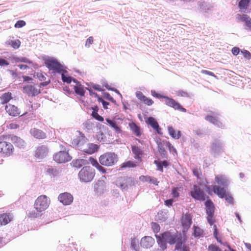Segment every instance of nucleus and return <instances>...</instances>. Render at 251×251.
I'll return each mask as SVG.
<instances>
[{
	"label": "nucleus",
	"mask_w": 251,
	"mask_h": 251,
	"mask_svg": "<svg viewBox=\"0 0 251 251\" xmlns=\"http://www.w3.org/2000/svg\"><path fill=\"white\" fill-rule=\"evenodd\" d=\"M158 151L162 157H165L167 155V151L163 147L160 139L156 141Z\"/></svg>",
	"instance_id": "39"
},
{
	"label": "nucleus",
	"mask_w": 251,
	"mask_h": 251,
	"mask_svg": "<svg viewBox=\"0 0 251 251\" xmlns=\"http://www.w3.org/2000/svg\"><path fill=\"white\" fill-rule=\"evenodd\" d=\"M135 94L138 99L148 106L151 105L154 102L151 99L144 95L143 93L141 91H137Z\"/></svg>",
	"instance_id": "25"
},
{
	"label": "nucleus",
	"mask_w": 251,
	"mask_h": 251,
	"mask_svg": "<svg viewBox=\"0 0 251 251\" xmlns=\"http://www.w3.org/2000/svg\"><path fill=\"white\" fill-rule=\"evenodd\" d=\"M146 123L155 130L158 134L162 135L163 134L161 131V128L154 118L152 117L148 118L146 120Z\"/></svg>",
	"instance_id": "19"
},
{
	"label": "nucleus",
	"mask_w": 251,
	"mask_h": 251,
	"mask_svg": "<svg viewBox=\"0 0 251 251\" xmlns=\"http://www.w3.org/2000/svg\"><path fill=\"white\" fill-rule=\"evenodd\" d=\"M164 214L162 211H160L158 213V220L161 222H165L167 219V217L165 216Z\"/></svg>",
	"instance_id": "54"
},
{
	"label": "nucleus",
	"mask_w": 251,
	"mask_h": 251,
	"mask_svg": "<svg viewBox=\"0 0 251 251\" xmlns=\"http://www.w3.org/2000/svg\"><path fill=\"white\" fill-rule=\"evenodd\" d=\"M128 126L132 133L137 137H140L142 135V131L140 126L135 123L132 122L128 124Z\"/></svg>",
	"instance_id": "29"
},
{
	"label": "nucleus",
	"mask_w": 251,
	"mask_h": 251,
	"mask_svg": "<svg viewBox=\"0 0 251 251\" xmlns=\"http://www.w3.org/2000/svg\"><path fill=\"white\" fill-rule=\"evenodd\" d=\"M5 110L9 115L12 116H17L20 114L19 109L13 105H6Z\"/></svg>",
	"instance_id": "30"
},
{
	"label": "nucleus",
	"mask_w": 251,
	"mask_h": 251,
	"mask_svg": "<svg viewBox=\"0 0 251 251\" xmlns=\"http://www.w3.org/2000/svg\"><path fill=\"white\" fill-rule=\"evenodd\" d=\"M61 78L62 80L64 83H67L68 84H70L72 82L73 77L66 75L64 73L61 74Z\"/></svg>",
	"instance_id": "50"
},
{
	"label": "nucleus",
	"mask_w": 251,
	"mask_h": 251,
	"mask_svg": "<svg viewBox=\"0 0 251 251\" xmlns=\"http://www.w3.org/2000/svg\"><path fill=\"white\" fill-rule=\"evenodd\" d=\"M181 224L184 229L188 230L192 224V218L190 214H183L181 217Z\"/></svg>",
	"instance_id": "18"
},
{
	"label": "nucleus",
	"mask_w": 251,
	"mask_h": 251,
	"mask_svg": "<svg viewBox=\"0 0 251 251\" xmlns=\"http://www.w3.org/2000/svg\"><path fill=\"white\" fill-rule=\"evenodd\" d=\"M58 201L64 205L71 204L74 200L72 194L68 192L61 193L58 197Z\"/></svg>",
	"instance_id": "14"
},
{
	"label": "nucleus",
	"mask_w": 251,
	"mask_h": 251,
	"mask_svg": "<svg viewBox=\"0 0 251 251\" xmlns=\"http://www.w3.org/2000/svg\"><path fill=\"white\" fill-rule=\"evenodd\" d=\"M249 0H241L239 3V7L241 12H245L249 5Z\"/></svg>",
	"instance_id": "45"
},
{
	"label": "nucleus",
	"mask_w": 251,
	"mask_h": 251,
	"mask_svg": "<svg viewBox=\"0 0 251 251\" xmlns=\"http://www.w3.org/2000/svg\"><path fill=\"white\" fill-rule=\"evenodd\" d=\"M23 92L28 97H33L40 93V90L36 88L34 85L27 84L23 87Z\"/></svg>",
	"instance_id": "12"
},
{
	"label": "nucleus",
	"mask_w": 251,
	"mask_h": 251,
	"mask_svg": "<svg viewBox=\"0 0 251 251\" xmlns=\"http://www.w3.org/2000/svg\"><path fill=\"white\" fill-rule=\"evenodd\" d=\"M98 101L99 102H100L101 103L102 105V106H103V108L104 109H108V105H109L110 104L109 102L104 100L103 99H102L101 97H99L98 98Z\"/></svg>",
	"instance_id": "52"
},
{
	"label": "nucleus",
	"mask_w": 251,
	"mask_h": 251,
	"mask_svg": "<svg viewBox=\"0 0 251 251\" xmlns=\"http://www.w3.org/2000/svg\"><path fill=\"white\" fill-rule=\"evenodd\" d=\"M50 200L45 195L39 196L36 200L34 206L43 213L49 207Z\"/></svg>",
	"instance_id": "6"
},
{
	"label": "nucleus",
	"mask_w": 251,
	"mask_h": 251,
	"mask_svg": "<svg viewBox=\"0 0 251 251\" xmlns=\"http://www.w3.org/2000/svg\"><path fill=\"white\" fill-rule=\"evenodd\" d=\"M11 221L9 214L3 213L0 214V226L6 225Z\"/></svg>",
	"instance_id": "36"
},
{
	"label": "nucleus",
	"mask_w": 251,
	"mask_h": 251,
	"mask_svg": "<svg viewBox=\"0 0 251 251\" xmlns=\"http://www.w3.org/2000/svg\"><path fill=\"white\" fill-rule=\"evenodd\" d=\"M125 180V178H119L117 181V185L120 187L123 190H126L128 188V185L124 182Z\"/></svg>",
	"instance_id": "46"
},
{
	"label": "nucleus",
	"mask_w": 251,
	"mask_h": 251,
	"mask_svg": "<svg viewBox=\"0 0 251 251\" xmlns=\"http://www.w3.org/2000/svg\"><path fill=\"white\" fill-rule=\"evenodd\" d=\"M72 157L68 152L65 151H60L53 156L54 160L58 163H63L69 161Z\"/></svg>",
	"instance_id": "11"
},
{
	"label": "nucleus",
	"mask_w": 251,
	"mask_h": 251,
	"mask_svg": "<svg viewBox=\"0 0 251 251\" xmlns=\"http://www.w3.org/2000/svg\"><path fill=\"white\" fill-rule=\"evenodd\" d=\"M102 166V165H101V164L100 163L98 166H96V169L102 174H105L106 173L107 169Z\"/></svg>",
	"instance_id": "61"
},
{
	"label": "nucleus",
	"mask_w": 251,
	"mask_h": 251,
	"mask_svg": "<svg viewBox=\"0 0 251 251\" xmlns=\"http://www.w3.org/2000/svg\"><path fill=\"white\" fill-rule=\"evenodd\" d=\"M105 178V176H102L101 179L98 180L94 184V190L98 195H101L105 190V182L102 178Z\"/></svg>",
	"instance_id": "15"
},
{
	"label": "nucleus",
	"mask_w": 251,
	"mask_h": 251,
	"mask_svg": "<svg viewBox=\"0 0 251 251\" xmlns=\"http://www.w3.org/2000/svg\"><path fill=\"white\" fill-rule=\"evenodd\" d=\"M85 89L89 91L90 96H94L95 98L97 99V100H98L99 97H100V96L97 93L94 92L90 88L87 87L85 88Z\"/></svg>",
	"instance_id": "63"
},
{
	"label": "nucleus",
	"mask_w": 251,
	"mask_h": 251,
	"mask_svg": "<svg viewBox=\"0 0 251 251\" xmlns=\"http://www.w3.org/2000/svg\"><path fill=\"white\" fill-rule=\"evenodd\" d=\"M30 134L37 139H45L46 137V133L42 130L36 128H31L30 130Z\"/></svg>",
	"instance_id": "27"
},
{
	"label": "nucleus",
	"mask_w": 251,
	"mask_h": 251,
	"mask_svg": "<svg viewBox=\"0 0 251 251\" xmlns=\"http://www.w3.org/2000/svg\"><path fill=\"white\" fill-rule=\"evenodd\" d=\"M85 88L86 87H85L81 84L78 85L74 86V89L75 93L81 97H83L85 96L86 90Z\"/></svg>",
	"instance_id": "34"
},
{
	"label": "nucleus",
	"mask_w": 251,
	"mask_h": 251,
	"mask_svg": "<svg viewBox=\"0 0 251 251\" xmlns=\"http://www.w3.org/2000/svg\"><path fill=\"white\" fill-rule=\"evenodd\" d=\"M86 84L89 86L92 87L94 90H97L99 92L102 91V89L101 87V86H100L99 84H94L93 83H86Z\"/></svg>",
	"instance_id": "51"
},
{
	"label": "nucleus",
	"mask_w": 251,
	"mask_h": 251,
	"mask_svg": "<svg viewBox=\"0 0 251 251\" xmlns=\"http://www.w3.org/2000/svg\"><path fill=\"white\" fill-rule=\"evenodd\" d=\"M99 146L93 143H88L83 149L82 151L89 154H92L98 151Z\"/></svg>",
	"instance_id": "28"
},
{
	"label": "nucleus",
	"mask_w": 251,
	"mask_h": 251,
	"mask_svg": "<svg viewBox=\"0 0 251 251\" xmlns=\"http://www.w3.org/2000/svg\"><path fill=\"white\" fill-rule=\"evenodd\" d=\"M212 115L206 116L205 117V120L219 128H221L222 129L225 128V125L217 119L213 112L212 113Z\"/></svg>",
	"instance_id": "21"
},
{
	"label": "nucleus",
	"mask_w": 251,
	"mask_h": 251,
	"mask_svg": "<svg viewBox=\"0 0 251 251\" xmlns=\"http://www.w3.org/2000/svg\"><path fill=\"white\" fill-rule=\"evenodd\" d=\"M168 131L169 134L174 139H178L181 136V131L176 130L172 126H168Z\"/></svg>",
	"instance_id": "33"
},
{
	"label": "nucleus",
	"mask_w": 251,
	"mask_h": 251,
	"mask_svg": "<svg viewBox=\"0 0 251 251\" xmlns=\"http://www.w3.org/2000/svg\"><path fill=\"white\" fill-rule=\"evenodd\" d=\"M7 45H10L12 47H19L21 45V41L18 39H10L6 42Z\"/></svg>",
	"instance_id": "43"
},
{
	"label": "nucleus",
	"mask_w": 251,
	"mask_h": 251,
	"mask_svg": "<svg viewBox=\"0 0 251 251\" xmlns=\"http://www.w3.org/2000/svg\"><path fill=\"white\" fill-rule=\"evenodd\" d=\"M154 243V239L151 236H145L141 240V245L144 248L151 247Z\"/></svg>",
	"instance_id": "24"
},
{
	"label": "nucleus",
	"mask_w": 251,
	"mask_h": 251,
	"mask_svg": "<svg viewBox=\"0 0 251 251\" xmlns=\"http://www.w3.org/2000/svg\"><path fill=\"white\" fill-rule=\"evenodd\" d=\"M6 139L11 141L15 146L20 148H24L25 145V143L22 139L16 135H8L6 136Z\"/></svg>",
	"instance_id": "16"
},
{
	"label": "nucleus",
	"mask_w": 251,
	"mask_h": 251,
	"mask_svg": "<svg viewBox=\"0 0 251 251\" xmlns=\"http://www.w3.org/2000/svg\"><path fill=\"white\" fill-rule=\"evenodd\" d=\"M103 96L104 98L111 101L112 102L115 104L116 103V100L110 96L109 93H108V92L103 93Z\"/></svg>",
	"instance_id": "53"
},
{
	"label": "nucleus",
	"mask_w": 251,
	"mask_h": 251,
	"mask_svg": "<svg viewBox=\"0 0 251 251\" xmlns=\"http://www.w3.org/2000/svg\"><path fill=\"white\" fill-rule=\"evenodd\" d=\"M190 195L197 201H204L206 199V195L203 191L196 185L193 186V189L190 192Z\"/></svg>",
	"instance_id": "8"
},
{
	"label": "nucleus",
	"mask_w": 251,
	"mask_h": 251,
	"mask_svg": "<svg viewBox=\"0 0 251 251\" xmlns=\"http://www.w3.org/2000/svg\"><path fill=\"white\" fill-rule=\"evenodd\" d=\"M208 250L210 251H221L218 246L214 244H211L208 246Z\"/></svg>",
	"instance_id": "62"
},
{
	"label": "nucleus",
	"mask_w": 251,
	"mask_h": 251,
	"mask_svg": "<svg viewBox=\"0 0 251 251\" xmlns=\"http://www.w3.org/2000/svg\"><path fill=\"white\" fill-rule=\"evenodd\" d=\"M91 116H92L93 118H94L95 119H96V120H97L98 121L101 122L104 121L103 117H102L101 116H100V115H99L98 114V113L93 114Z\"/></svg>",
	"instance_id": "60"
},
{
	"label": "nucleus",
	"mask_w": 251,
	"mask_h": 251,
	"mask_svg": "<svg viewBox=\"0 0 251 251\" xmlns=\"http://www.w3.org/2000/svg\"><path fill=\"white\" fill-rule=\"evenodd\" d=\"M105 120L116 133L120 134L122 133V130L121 127L117 125V122L115 121L110 119L109 118H106Z\"/></svg>",
	"instance_id": "32"
},
{
	"label": "nucleus",
	"mask_w": 251,
	"mask_h": 251,
	"mask_svg": "<svg viewBox=\"0 0 251 251\" xmlns=\"http://www.w3.org/2000/svg\"><path fill=\"white\" fill-rule=\"evenodd\" d=\"M237 18L242 22H245L248 26H251V19L247 15L243 14L241 15L238 14Z\"/></svg>",
	"instance_id": "41"
},
{
	"label": "nucleus",
	"mask_w": 251,
	"mask_h": 251,
	"mask_svg": "<svg viewBox=\"0 0 251 251\" xmlns=\"http://www.w3.org/2000/svg\"><path fill=\"white\" fill-rule=\"evenodd\" d=\"M152 224V228L153 230V232H155V233H158L159 231H160V227L159 226V225L156 223H153L152 222L151 223Z\"/></svg>",
	"instance_id": "57"
},
{
	"label": "nucleus",
	"mask_w": 251,
	"mask_h": 251,
	"mask_svg": "<svg viewBox=\"0 0 251 251\" xmlns=\"http://www.w3.org/2000/svg\"><path fill=\"white\" fill-rule=\"evenodd\" d=\"M44 213L37 209L34 206L33 208L27 210L26 211V216L31 220H34L36 218L41 217Z\"/></svg>",
	"instance_id": "20"
},
{
	"label": "nucleus",
	"mask_w": 251,
	"mask_h": 251,
	"mask_svg": "<svg viewBox=\"0 0 251 251\" xmlns=\"http://www.w3.org/2000/svg\"><path fill=\"white\" fill-rule=\"evenodd\" d=\"M212 191L216 194L220 198L225 199L229 204L233 205L234 200L232 195L229 192H226L224 188H221L220 186L216 185H212Z\"/></svg>",
	"instance_id": "3"
},
{
	"label": "nucleus",
	"mask_w": 251,
	"mask_h": 251,
	"mask_svg": "<svg viewBox=\"0 0 251 251\" xmlns=\"http://www.w3.org/2000/svg\"><path fill=\"white\" fill-rule=\"evenodd\" d=\"M241 51V53L245 58L248 60H250L251 58V53L250 51L245 50H243Z\"/></svg>",
	"instance_id": "56"
},
{
	"label": "nucleus",
	"mask_w": 251,
	"mask_h": 251,
	"mask_svg": "<svg viewBox=\"0 0 251 251\" xmlns=\"http://www.w3.org/2000/svg\"><path fill=\"white\" fill-rule=\"evenodd\" d=\"M163 234L167 243L170 245L176 244L180 238H183L180 233L178 234L177 232L173 233L170 231H166L163 232Z\"/></svg>",
	"instance_id": "10"
},
{
	"label": "nucleus",
	"mask_w": 251,
	"mask_h": 251,
	"mask_svg": "<svg viewBox=\"0 0 251 251\" xmlns=\"http://www.w3.org/2000/svg\"><path fill=\"white\" fill-rule=\"evenodd\" d=\"M46 172L49 175L53 177L58 176L60 173L59 169L49 166L47 168Z\"/></svg>",
	"instance_id": "37"
},
{
	"label": "nucleus",
	"mask_w": 251,
	"mask_h": 251,
	"mask_svg": "<svg viewBox=\"0 0 251 251\" xmlns=\"http://www.w3.org/2000/svg\"><path fill=\"white\" fill-rule=\"evenodd\" d=\"M95 176V169L90 166L83 167L79 172L78 178L81 182L88 183L91 182Z\"/></svg>",
	"instance_id": "2"
},
{
	"label": "nucleus",
	"mask_w": 251,
	"mask_h": 251,
	"mask_svg": "<svg viewBox=\"0 0 251 251\" xmlns=\"http://www.w3.org/2000/svg\"><path fill=\"white\" fill-rule=\"evenodd\" d=\"M161 160H154V163L156 165L157 170L161 172H163V166L161 163Z\"/></svg>",
	"instance_id": "55"
},
{
	"label": "nucleus",
	"mask_w": 251,
	"mask_h": 251,
	"mask_svg": "<svg viewBox=\"0 0 251 251\" xmlns=\"http://www.w3.org/2000/svg\"><path fill=\"white\" fill-rule=\"evenodd\" d=\"M215 181L220 186L221 188H224L225 190L227 188L229 181L225 175H217L215 176Z\"/></svg>",
	"instance_id": "17"
},
{
	"label": "nucleus",
	"mask_w": 251,
	"mask_h": 251,
	"mask_svg": "<svg viewBox=\"0 0 251 251\" xmlns=\"http://www.w3.org/2000/svg\"><path fill=\"white\" fill-rule=\"evenodd\" d=\"M88 163V161L84 159H77L72 161V164L74 167L80 168L83 165H85Z\"/></svg>",
	"instance_id": "35"
},
{
	"label": "nucleus",
	"mask_w": 251,
	"mask_h": 251,
	"mask_svg": "<svg viewBox=\"0 0 251 251\" xmlns=\"http://www.w3.org/2000/svg\"><path fill=\"white\" fill-rule=\"evenodd\" d=\"M96 138L100 142H104L106 140L105 135L101 131L98 132L96 134Z\"/></svg>",
	"instance_id": "47"
},
{
	"label": "nucleus",
	"mask_w": 251,
	"mask_h": 251,
	"mask_svg": "<svg viewBox=\"0 0 251 251\" xmlns=\"http://www.w3.org/2000/svg\"><path fill=\"white\" fill-rule=\"evenodd\" d=\"M14 149L13 145L6 141L0 142V152L6 156H9L13 152Z\"/></svg>",
	"instance_id": "13"
},
{
	"label": "nucleus",
	"mask_w": 251,
	"mask_h": 251,
	"mask_svg": "<svg viewBox=\"0 0 251 251\" xmlns=\"http://www.w3.org/2000/svg\"><path fill=\"white\" fill-rule=\"evenodd\" d=\"M83 128L88 133L93 132L94 125L90 121H87L83 124Z\"/></svg>",
	"instance_id": "40"
},
{
	"label": "nucleus",
	"mask_w": 251,
	"mask_h": 251,
	"mask_svg": "<svg viewBox=\"0 0 251 251\" xmlns=\"http://www.w3.org/2000/svg\"><path fill=\"white\" fill-rule=\"evenodd\" d=\"M135 167V164L131 161H127L123 163L121 165V169L123 170L126 168H134Z\"/></svg>",
	"instance_id": "49"
},
{
	"label": "nucleus",
	"mask_w": 251,
	"mask_h": 251,
	"mask_svg": "<svg viewBox=\"0 0 251 251\" xmlns=\"http://www.w3.org/2000/svg\"><path fill=\"white\" fill-rule=\"evenodd\" d=\"M185 242V239L183 238H180L178 242H177L176 244L175 251H190L189 248L184 243Z\"/></svg>",
	"instance_id": "26"
},
{
	"label": "nucleus",
	"mask_w": 251,
	"mask_h": 251,
	"mask_svg": "<svg viewBox=\"0 0 251 251\" xmlns=\"http://www.w3.org/2000/svg\"><path fill=\"white\" fill-rule=\"evenodd\" d=\"M119 157L117 154L113 152H107L101 154L99 158L101 165L106 167H112L116 165Z\"/></svg>",
	"instance_id": "1"
},
{
	"label": "nucleus",
	"mask_w": 251,
	"mask_h": 251,
	"mask_svg": "<svg viewBox=\"0 0 251 251\" xmlns=\"http://www.w3.org/2000/svg\"><path fill=\"white\" fill-rule=\"evenodd\" d=\"M172 195L173 197L174 198H178L179 196V194L177 188H174L172 189Z\"/></svg>",
	"instance_id": "64"
},
{
	"label": "nucleus",
	"mask_w": 251,
	"mask_h": 251,
	"mask_svg": "<svg viewBox=\"0 0 251 251\" xmlns=\"http://www.w3.org/2000/svg\"><path fill=\"white\" fill-rule=\"evenodd\" d=\"M78 132L79 136L74 139L72 143L74 146L82 151L83 149L84 148L83 146L87 142V139L81 132L78 131Z\"/></svg>",
	"instance_id": "9"
},
{
	"label": "nucleus",
	"mask_w": 251,
	"mask_h": 251,
	"mask_svg": "<svg viewBox=\"0 0 251 251\" xmlns=\"http://www.w3.org/2000/svg\"><path fill=\"white\" fill-rule=\"evenodd\" d=\"M132 151L135 155V158L139 159L143 154L142 151L137 146H134L131 147Z\"/></svg>",
	"instance_id": "42"
},
{
	"label": "nucleus",
	"mask_w": 251,
	"mask_h": 251,
	"mask_svg": "<svg viewBox=\"0 0 251 251\" xmlns=\"http://www.w3.org/2000/svg\"><path fill=\"white\" fill-rule=\"evenodd\" d=\"M151 94L153 97H155L157 99H163L165 96L163 95L157 93L155 90H151Z\"/></svg>",
	"instance_id": "59"
},
{
	"label": "nucleus",
	"mask_w": 251,
	"mask_h": 251,
	"mask_svg": "<svg viewBox=\"0 0 251 251\" xmlns=\"http://www.w3.org/2000/svg\"><path fill=\"white\" fill-rule=\"evenodd\" d=\"M45 64L50 70L53 71L54 73H66L67 71L65 70L63 66L59 62L57 59L54 58H49L46 60Z\"/></svg>",
	"instance_id": "5"
},
{
	"label": "nucleus",
	"mask_w": 251,
	"mask_h": 251,
	"mask_svg": "<svg viewBox=\"0 0 251 251\" xmlns=\"http://www.w3.org/2000/svg\"><path fill=\"white\" fill-rule=\"evenodd\" d=\"M130 248L134 251H138V242L135 238H131Z\"/></svg>",
	"instance_id": "48"
},
{
	"label": "nucleus",
	"mask_w": 251,
	"mask_h": 251,
	"mask_svg": "<svg viewBox=\"0 0 251 251\" xmlns=\"http://www.w3.org/2000/svg\"><path fill=\"white\" fill-rule=\"evenodd\" d=\"M156 237L157 239V242L159 246L160 247L161 250L162 251L166 250L167 248V242L165 237L164 236L163 233H162L160 236L156 235Z\"/></svg>",
	"instance_id": "31"
},
{
	"label": "nucleus",
	"mask_w": 251,
	"mask_h": 251,
	"mask_svg": "<svg viewBox=\"0 0 251 251\" xmlns=\"http://www.w3.org/2000/svg\"><path fill=\"white\" fill-rule=\"evenodd\" d=\"M165 104L175 110H177L183 112L187 111L186 109L183 108L182 106L177 101H176L173 99L165 96L164 98Z\"/></svg>",
	"instance_id": "7"
},
{
	"label": "nucleus",
	"mask_w": 251,
	"mask_h": 251,
	"mask_svg": "<svg viewBox=\"0 0 251 251\" xmlns=\"http://www.w3.org/2000/svg\"><path fill=\"white\" fill-rule=\"evenodd\" d=\"M48 153V149L44 145L39 147L35 152V157L39 159L45 157Z\"/></svg>",
	"instance_id": "22"
},
{
	"label": "nucleus",
	"mask_w": 251,
	"mask_h": 251,
	"mask_svg": "<svg viewBox=\"0 0 251 251\" xmlns=\"http://www.w3.org/2000/svg\"><path fill=\"white\" fill-rule=\"evenodd\" d=\"M204 205L206 209V213L207 216H214L215 211V206L213 202L210 199H207Z\"/></svg>",
	"instance_id": "23"
},
{
	"label": "nucleus",
	"mask_w": 251,
	"mask_h": 251,
	"mask_svg": "<svg viewBox=\"0 0 251 251\" xmlns=\"http://www.w3.org/2000/svg\"><path fill=\"white\" fill-rule=\"evenodd\" d=\"M26 23L24 21L20 20L17 21L15 24L14 27L15 28H21L25 25Z\"/></svg>",
	"instance_id": "58"
},
{
	"label": "nucleus",
	"mask_w": 251,
	"mask_h": 251,
	"mask_svg": "<svg viewBox=\"0 0 251 251\" xmlns=\"http://www.w3.org/2000/svg\"><path fill=\"white\" fill-rule=\"evenodd\" d=\"M11 93L10 92L3 94L0 97L1 103H7L11 99Z\"/></svg>",
	"instance_id": "44"
},
{
	"label": "nucleus",
	"mask_w": 251,
	"mask_h": 251,
	"mask_svg": "<svg viewBox=\"0 0 251 251\" xmlns=\"http://www.w3.org/2000/svg\"><path fill=\"white\" fill-rule=\"evenodd\" d=\"M224 142L220 138H215L211 143L210 153L214 157L219 156L224 151Z\"/></svg>",
	"instance_id": "4"
},
{
	"label": "nucleus",
	"mask_w": 251,
	"mask_h": 251,
	"mask_svg": "<svg viewBox=\"0 0 251 251\" xmlns=\"http://www.w3.org/2000/svg\"><path fill=\"white\" fill-rule=\"evenodd\" d=\"M203 230L198 226H194L193 235L195 238H200L203 236Z\"/></svg>",
	"instance_id": "38"
}]
</instances>
